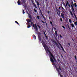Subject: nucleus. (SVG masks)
<instances>
[{
  "mask_svg": "<svg viewBox=\"0 0 77 77\" xmlns=\"http://www.w3.org/2000/svg\"><path fill=\"white\" fill-rule=\"evenodd\" d=\"M50 60L52 62V65H54L56 70L57 71L58 74H60V75H61V74L62 73L60 72L59 70L58 69V68L57 67V66H56L55 63H54V60H53V59L52 57H51L50 58Z\"/></svg>",
  "mask_w": 77,
  "mask_h": 77,
  "instance_id": "f257e3e1",
  "label": "nucleus"
},
{
  "mask_svg": "<svg viewBox=\"0 0 77 77\" xmlns=\"http://www.w3.org/2000/svg\"><path fill=\"white\" fill-rule=\"evenodd\" d=\"M45 50L46 51V53H47V54H48L49 52V55H50L53 58H53H54L55 57L53 55V54H52V53L50 52V51L48 49L47 50L46 49H45ZM47 51H48V52Z\"/></svg>",
  "mask_w": 77,
  "mask_h": 77,
  "instance_id": "f03ea898",
  "label": "nucleus"
},
{
  "mask_svg": "<svg viewBox=\"0 0 77 77\" xmlns=\"http://www.w3.org/2000/svg\"><path fill=\"white\" fill-rule=\"evenodd\" d=\"M42 41H41V42L42 45L43 46V47H44V48H45V50L46 48H47V49H48V47L47 46V45H46V44H45V42H44V41H43V40H42Z\"/></svg>",
  "mask_w": 77,
  "mask_h": 77,
  "instance_id": "7ed1b4c3",
  "label": "nucleus"
},
{
  "mask_svg": "<svg viewBox=\"0 0 77 77\" xmlns=\"http://www.w3.org/2000/svg\"><path fill=\"white\" fill-rule=\"evenodd\" d=\"M52 42L54 43V44H55V45H56L57 48H58V49H59V50H60V47L59 46V45H58V44L56 42V41L54 40H53V41H52Z\"/></svg>",
  "mask_w": 77,
  "mask_h": 77,
  "instance_id": "20e7f679",
  "label": "nucleus"
},
{
  "mask_svg": "<svg viewBox=\"0 0 77 77\" xmlns=\"http://www.w3.org/2000/svg\"><path fill=\"white\" fill-rule=\"evenodd\" d=\"M41 32H39V33L38 34V38L40 42L41 41Z\"/></svg>",
  "mask_w": 77,
  "mask_h": 77,
  "instance_id": "39448f33",
  "label": "nucleus"
},
{
  "mask_svg": "<svg viewBox=\"0 0 77 77\" xmlns=\"http://www.w3.org/2000/svg\"><path fill=\"white\" fill-rule=\"evenodd\" d=\"M56 12L57 13V15L59 16V17L60 16V11L59 10H58L57 8H56Z\"/></svg>",
  "mask_w": 77,
  "mask_h": 77,
  "instance_id": "423d86ee",
  "label": "nucleus"
},
{
  "mask_svg": "<svg viewBox=\"0 0 77 77\" xmlns=\"http://www.w3.org/2000/svg\"><path fill=\"white\" fill-rule=\"evenodd\" d=\"M32 27H34L35 30L36 31H38V27H37V25H36V24H35V25H34V24H33Z\"/></svg>",
  "mask_w": 77,
  "mask_h": 77,
  "instance_id": "0eeeda50",
  "label": "nucleus"
},
{
  "mask_svg": "<svg viewBox=\"0 0 77 77\" xmlns=\"http://www.w3.org/2000/svg\"><path fill=\"white\" fill-rule=\"evenodd\" d=\"M22 4H23V6L24 8L26 7V0H21Z\"/></svg>",
  "mask_w": 77,
  "mask_h": 77,
  "instance_id": "6e6552de",
  "label": "nucleus"
},
{
  "mask_svg": "<svg viewBox=\"0 0 77 77\" xmlns=\"http://www.w3.org/2000/svg\"><path fill=\"white\" fill-rule=\"evenodd\" d=\"M58 44L60 46V47H61L63 51H64V52H65V50H64V49L63 48V47L62 46L61 44H60V43L59 42H58Z\"/></svg>",
  "mask_w": 77,
  "mask_h": 77,
  "instance_id": "1a4fd4ad",
  "label": "nucleus"
},
{
  "mask_svg": "<svg viewBox=\"0 0 77 77\" xmlns=\"http://www.w3.org/2000/svg\"><path fill=\"white\" fill-rule=\"evenodd\" d=\"M62 12L63 13V12L61 13V16L62 18H64V17H65V15H64V14L63 13H65V12L64 11H63Z\"/></svg>",
  "mask_w": 77,
  "mask_h": 77,
  "instance_id": "9d476101",
  "label": "nucleus"
},
{
  "mask_svg": "<svg viewBox=\"0 0 77 77\" xmlns=\"http://www.w3.org/2000/svg\"><path fill=\"white\" fill-rule=\"evenodd\" d=\"M32 4L33 5L34 7V8H35L36 9H38V7H37L36 6V4H34V2L32 1Z\"/></svg>",
  "mask_w": 77,
  "mask_h": 77,
  "instance_id": "9b49d317",
  "label": "nucleus"
},
{
  "mask_svg": "<svg viewBox=\"0 0 77 77\" xmlns=\"http://www.w3.org/2000/svg\"><path fill=\"white\" fill-rule=\"evenodd\" d=\"M26 12L27 13V14L28 15V16L30 19H32V17H31V15H30V14H29L27 11H26Z\"/></svg>",
  "mask_w": 77,
  "mask_h": 77,
  "instance_id": "f8f14e48",
  "label": "nucleus"
},
{
  "mask_svg": "<svg viewBox=\"0 0 77 77\" xmlns=\"http://www.w3.org/2000/svg\"><path fill=\"white\" fill-rule=\"evenodd\" d=\"M26 21L28 22V23H30L32 22V20H31L29 19H27V20H26Z\"/></svg>",
  "mask_w": 77,
  "mask_h": 77,
  "instance_id": "ddd939ff",
  "label": "nucleus"
},
{
  "mask_svg": "<svg viewBox=\"0 0 77 77\" xmlns=\"http://www.w3.org/2000/svg\"><path fill=\"white\" fill-rule=\"evenodd\" d=\"M17 4L18 5H21V1L18 0L17 1Z\"/></svg>",
  "mask_w": 77,
  "mask_h": 77,
  "instance_id": "4468645a",
  "label": "nucleus"
},
{
  "mask_svg": "<svg viewBox=\"0 0 77 77\" xmlns=\"http://www.w3.org/2000/svg\"><path fill=\"white\" fill-rule=\"evenodd\" d=\"M55 35L56 37H57V36H58V34H57V31H56L55 32Z\"/></svg>",
  "mask_w": 77,
  "mask_h": 77,
  "instance_id": "2eb2a0df",
  "label": "nucleus"
},
{
  "mask_svg": "<svg viewBox=\"0 0 77 77\" xmlns=\"http://www.w3.org/2000/svg\"><path fill=\"white\" fill-rule=\"evenodd\" d=\"M69 5V2H68L67 1H66V6H68V5Z\"/></svg>",
  "mask_w": 77,
  "mask_h": 77,
  "instance_id": "dca6fc26",
  "label": "nucleus"
},
{
  "mask_svg": "<svg viewBox=\"0 0 77 77\" xmlns=\"http://www.w3.org/2000/svg\"><path fill=\"white\" fill-rule=\"evenodd\" d=\"M69 12L70 13V15L72 16H73V14H72V11L71 10H70Z\"/></svg>",
  "mask_w": 77,
  "mask_h": 77,
  "instance_id": "f3484780",
  "label": "nucleus"
},
{
  "mask_svg": "<svg viewBox=\"0 0 77 77\" xmlns=\"http://www.w3.org/2000/svg\"><path fill=\"white\" fill-rule=\"evenodd\" d=\"M33 37L34 39H36V36H35V35H33Z\"/></svg>",
  "mask_w": 77,
  "mask_h": 77,
  "instance_id": "a211bd4d",
  "label": "nucleus"
},
{
  "mask_svg": "<svg viewBox=\"0 0 77 77\" xmlns=\"http://www.w3.org/2000/svg\"><path fill=\"white\" fill-rule=\"evenodd\" d=\"M71 26L72 27V28H74V24L72 23L71 24Z\"/></svg>",
  "mask_w": 77,
  "mask_h": 77,
  "instance_id": "6ab92c4d",
  "label": "nucleus"
},
{
  "mask_svg": "<svg viewBox=\"0 0 77 77\" xmlns=\"http://www.w3.org/2000/svg\"><path fill=\"white\" fill-rule=\"evenodd\" d=\"M37 6H38V7H39V5H40V4H39V3L38 2H37Z\"/></svg>",
  "mask_w": 77,
  "mask_h": 77,
  "instance_id": "aec40b11",
  "label": "nucleus"
},
{
  "mask_svg": "<svg viewBox=\"0 0 77 77\" xmlns=\"http://www.w3.org/2000/svg\"><path fill=\"white\" fill-rule=\"evenodd\" d=\"M42 17L43 18L45 21H46V19L45 18V17H44V16H42Z\"/></svg>",
  "mask_w": 77,
  "mask_h": 77,
  "instance_id": "412c9836",
  "label": "nucleus"
},
{
  "mask_svg": "<svg viewBox=\"0 0 77 77\" xmlns=\"http://www.w3.org/2000/svg\"><path fill=\"white\" fill-rule=\"evenodd\" d=\"M69 21L70 23H72V21H71V19H69Z\"/></svg>",
  "mask_w": 77,
  "mask_h": 77,
  "instance_id": "4be33fe9",
  "label": "nucleus"
},
{
  "mask_svg": "<svg viewBox=\"0 0 77 77\" xmlns=\"http://www.w3.org/2000/svg\"><path fill=\"white\" fill-rule=\"evenodd\" d=\"M30 27H31V26H30V25H29L27 26V28H30Z\"/></svg>",
  "mask_w": 77,
  "mask_h": 77,
  "instance_id": "5701e85b",
  "label": "nucleus"
},
{
  "mask_svg": "<svg viewBox=\"0 0 77 77\" xmlns=\"http://www.w3.org/2000/svg\"><path fill=\"white\" fill-rule=\"evenodd\" d=\"M72 12H73V13H74L75 12V11H74V9L73 8V9H72Z\"/></svg>",
  "mask_w": 77,
  "mask_h": 77,
  "instance_id": "b1692460",
  "label": "nucleus"
},
{
  "mask_svg": "<svg viewBox=\"0 0 77 77\" xmlns=\"http://www.w3.org/2000/svg\"><path fill=\"white\" fill-rule=\"evenodd\" d=\"M74 24L75 26H77V22L76 21L74 23Z\"/></svg>",
  "mask_w": 77,
  "mask_h": 77,
  "instance_id": "393cba45",
  "label": "nucleus"
},
{
  "mask_svg": "<svg viewBox=\"0 0 77 77\" xmlns=\"http://www.w3.org/2000/svg\"><path fill=\"white\" fill-rule=\"evenodd\" d=\"M74 6H75V8H76L77 7V4H76V3H74Z\"/></svg>",
  "mask_w": 77,
  "mask_h": 77,
  "instance_id": "a878e982",
  "label": "nucleus"
},
{
  "mask_svg": "<svg viewBox=\"0 0 77 77\" xmlns=\"http://www.w3.org/2000/svg\"><path fill=\"white\" fill-rule=\"evenodd\" d=\"M22 11L23 14H25V12H24V9H22Z\"/></svg>",
  "mask_w": 77,
  "mask_h": 77,
  "instance_id": "bb28decb",
  "label": "nucleus"
},
{
  "mask_svg": "<svg viewBox=\"0 0 77 77\" xmlns=\"http://www.w3.org/2000/svg\"><path fill=\"white\" fill-rule=\"evenodd\" d=\"M53 59H54V60L55 62H56V59L55 58V57H54V58H53Z\"/></svg>",
  "mask_w": 77,
  "mask_h": 77,
  "instance_id": "cd10ccee",
  "label": "nucleus"
},
{
  "mask_svg": "<svg viewBox=\"0 0 77 77\" xmlns=\"http://www.w3.org/2000/svg\"><path fill=\"white\" fill-rule=\"evenodd\" d=\"M74 57H75V60H77V56H76V55H75Z\"/></svg>",
  "mask_w": 77,
  "mask_h": 77,
  "instance_id": "c85d7f7f",
  "label": "nucleus"
},
{
  "mask_svg": "<svg viewBox=\"0 0 77 77\" xmlns=\"http://www.w3.org/2000/svg\"><path fill=\"white\" fill-rule=\"evenodd\" d=\"M73 14L74 15V16L75 17V18L77 17H76V15H75V13H73Z\"/></svg>",
  "mask_w": 77,
  "mask_h": 77,
  "instance_id": "c756f323",
  "label": "nucleus"
},
{
  "mask_svg": "<svg viewBox=\"0 0 77 77\" xmlns=\"http://www.w3.org/2000/svg\"><path fill=\"white\" fill-rule=\"evenodd\" d=\"M15 22L16 23H17V24H18V25H19V26H20V24H19V23H18L17 22V21H15Z\"/></svg>",
  "mask_w": 77,
  "mask_h": 77,
  "instance_id": "7c9ffc66",
  "label": "nucleus"
},
{
  "mask_svg": "<svg viewBox=\"0 0 77 77\" xmlns=\"http://www.w3.org/2000/svg\"><path fill=\"white\" fill-rule=\"evenodd\" d=\"M34 11L35 12H37V10H36L35 8L34 9Z\"/></svg>",
  "mask_w": 77,
  "mask_h": 77,
  "instance_id": "2f4dec72",
  "label": "nucleus"
},
{
  "mask_svg": "<svg viewBox=\"0 0 77 77\" xmlns=\"http://www.w3.org/2000/svg\"><path fill=\"white\" fill-rule=\"evenodd\" d=\"M60 38H61V39H62V35H61L60 34Z\"/></svg>",
  "mask_w": 77,
  "mask_h": 77,
  "instance_id": "473e14b6",
  "label": "nucleus"
},
{
  "mask_svg": "<svg viewBox=\"0 0 77 77\" xmlns=\"http://www.w3.org/2000/svg\"><path fill=\"white\" fill-rule=\"evenodd\" d=\"M37 18L38 20H40V18H39V16H37Z\"/></svg>",
  "mask_w": 77,
  "mask_h": 77,
  "instance_id": "72a5a7b5",
  "label": "nucleus"
},
{
  "mask_svg": "<svg viewBox=\"0 0 77 77\" xmlns=\"http://www.w3.org/2000/svg\"><path fill=\"white\" fill-rule=\"evenodd\" d=\"M62 27L64 29H66V28H65V26L63 25L62 26Z\"/></svg>",
  "mask_w": 77,
  "mask_h": 77,
  "instance_id": "f704fd0d",
  "label": "nucleus"
},
{
  "mask_svg": "<svg viewBox=\"0 0 77 77\" xmlns=\"http://www.w3.org/2000/svg\"><path fill=\"white\" fill-rule=\"evenodd\" d=\"M33 22H31V26H32V24L33 25Z\"/></svg>",
  "mask_w": 77,
  "mask_h": 77,
  "instance_id": "c9c22d12",
  "label": "nucleus"
},
{
  "mask_svg": "<svg viewBox=\"0 0 77 77\" xmlns=\"http://www.w3.org/2000/svg\"><path fill=\"white\" fill-rule=\"evenodd\" d=\"M59 68L58 69H60V70H61V69L60 68V66H59Z\"/></svg>",
  "mask_w": 77,
  "mask_h": 77,
  "instance_id": "e433bc0d",
  "label": "nucleus"
},
{
  "mask_svg": "<svg viewBox=\"0 0 77 77\" xmlns=\"http://www.w3.org/2000/svg\"><path fill=\"white\" fill-rule=\"evenodd\" d=\"M41 21H42V23H43L44 24H45V22L43 21H42V20H41Z\"/></svg>",
  "mask_w": 77,
  "mask_h": 77,
  "instance_id": "4c0bfd02",
  "label": "nucleus"
},
{
  "mask_svg": "<svg viewBox=\"0 0 77 77\" xmlns=\"http://www.w3.org/2000/svg\"><path fill=\"white\" fill-rule=\"evenodd\" d=\"M45 38H46L47 39H48V37L47 35L45 36Z\"/></svg>",
  "mask_w": 77,
  "mask_h": 77,
  "instance_id": "58836bf2",
  "label": "nucleus"
},
{
  "mask_svg": "<svg viewBox=\"0 0 77 77\" xmlns=\"http://www.w3.org/2000/svg\"><path fill=\"white\" fill-rule=\"evenodd\" d=\"M71 6L72 7V9H74V7H73V6H72V5H71Z\"/></svg>",
  "mask_w": 77,
  "mask_h": 77,
  "instance_id": "ea45409f",
  "label": "nucleus"
},
{
  "mask_svg": "<svg viewBox=\"0 0 77 77\" xmlns=\"http://www.w3.org/2000/svg\"><path fill=\"white\" fill-rule=\"evenodd\" d=\"M60 20L62 22V21H63V20H62V19L60 18Z\"/></svg>",
  "mask_w": 77,
  "mask_h": 77,
  "instance_id": "a19ab883",
  "label": "nucleus"
},
{
  "mask_svg": "<svg viewBox=\"0 0 77 77\" xmlns=\"http://www.w3.org/2000/svg\"><path fill=\"white\" fill-rule=\"evenodd\" d=\"M37 26H38V28H39V29H41V28H40V26H39V25H37Z\"/></svg>",
  "mask_w": 77,
  "mask_h": 77,
  "instance_id": "79ce46f5",
  "label": "nucleus"
},
{
  "mask_svg": "<svg viewBox=\"0 0 77 77\" xmlns=\"http://www.w3.org/2000/svg\"><path fill=\"white\" fill-rule=\"evenodd\" d=\"M57 60L58 61V62H59L60 61V60H59V58H58V59H57Z\"/></svg>",
  "mask_w": 77,
  "mask_h": 77,
  "instance_id": "37998d69",
  "label": "nucleus"
},
{
  "mask_svg": "<svg viewBox=\"0 0 77 77\" xmlns=\"http://www.w3.org/2000/svg\"><path fill=\"white\" fill-rule=\"evenodd\" d=\"M40 14H41L42 15V16H44V15H43V14H42V12H41L40 13Z\"/></svg>",
  "mask_w": 77,
  "mask_h": 77,
  "instance_id": "c03bdc74",
  "label": "nucleus"
},
{
  "mask_svg": "<svg viewBox=\"0 0 77 77\" xmlns=\"http://www.w3.org/2000/svg\"><path fill=\"white\" fill-rule=\"evenodd\" d=\"M68 28H69V29L70 30V29H70V28L69 27V25H68Z\"/></svg>",
  "mask_w": 77,
  "mask_h": 77,
  "instance_id": "a18cd8bd",
  "label": "nucleus"
},
{
  "mask_svg": "<svg viewBox=\"0 0 77 77\" xmlns=\"http://www.w3.org/2000/svg\"><path fill=\"white\" fill-rule=\"evenodd\" d=\"M50 23L51 24H53V23L51 21L50 22Z\"/></svg>",
  "mask_w": 77,
  "mask_h": 77,
  "instance_id": "49530a36",
  "label": "nucleus"
},
{
  "mask_svg": "<svg viewBox=\"0 0 77 77\" xmlns=\"http://www.w3.org/2000/svg\"><path fill=\"white\" fill-rule=\"evenodd\" d=\"M44 32V35H45V36H46V34H45V32Z\"/></svg>",
  "mask_w": 77,
  "mask_h": 77,
  "instance_id": "de8ad7c7",
  "label": "nucleus"
},
{
  "mask_svg": "<svg viewBox=\"0 0 77 77\" xmlns=\"http://www.w3.org/2000/svg\"><path fill=\"white\" fill-rule=\"evenodd\" d=\"M68 45H69V46H70V43H68Z\"/></svg>",
  "mask_w": 77,
  "mask_h": 77,
  "instance_id": "09e8293b",
  "label": "nucleus"
},
{
  "mask_svg": "<svg viewBox=\"0 0 77 77\" xmlns=\"http://www.w3.org/2000/svg\"><path fill=\"white\" fill-rule=\"evenodd\" d=\"M48 14H50V11H48Z\"/></svg>",
  "mask_w": 77,
  "mask_h": 77,
  "instance_id": "8fccbe9b",
  "label": "nucleus"
},
{
  "mask_svg": "<svg viewBox=\"0 0 77 77\" xmlns=\"http://www.w3.org/2000/svg\"><path fill=\"white\" fill-rule=\"evenodd\" d=\"M68 5L69 7V8H70V7H71V5H70L69 4Z\"/></svg>",
  "mask_w": 77,
  "mask_h": 77,
  "instance_id": "3c124183",
  "label": "nucleus"
},
{
  "mask_svg": "<svg viewBox=\"0 0 77 77\" xmlns=\"http://www.w3.org/2000/svg\"><path fill=\"white\" fill-rule=\"evenodd\" d=\"M38 9H39V11H41V9H40V8H39V7H38Z\"/></svg>",
  "mask_w": 77,
  "mask_h": 77,
  "instance_id": "603ef678",
  "label": "nucleus"
},
{
  "mask_svg": "<svg viewBox=\"0 0 77 77\" xmlns=\"http://www.w3.org/2000/svg\"><path fill=\"white\" fill-rule=\"evenodd\" d=\"M38 9H39V11H41V9H40V8H39V7H38Z\"/></svg>",
  "mask_w": 77,
  "mask_h": 77,
  "instance_id": "864d4df0",
  "label": "nucleus"
},
{
  "mask_svg": "<svg viewBox=\"0 0 77 77\" xmlns=\"http://www.w3.org/2000/svg\"><path fill=\"white\" fill-rule=\"evenodd\" d=\"M62 9H63V10H64V8H63V7H62Z\"/></svg>",
  "mask_w": 77,
  "mask_h": 77,
  "instance_id": "5fc2aeb1",
  "label": "nucleus"
},
{
  "mask_svg": "<svg viewBox=\"0 0 77 77\" xmlns=\"http://www.w3.org/2000/svg\"><path fill=\"white\" fill-rule=\"evenodd\" d=\"M26 24H27V25H29V24L28 23H26Z\"/></svg>",
  "mask_w": 77,
  "mask_h": 77,
  "instance_id": "6e6d98bb",
  "label": "nucleus"
},
{
  "mask_svg": "<svg viewBox=\"0 0 77 77\" xmlns=\"http://www.w3.org/2000/svg\"><path fill=\"white\" fill-rule=\"evenodd\" d=\"M60 77H63V76L61 75H60Z\"/></svg>",
  "mask_w": 77,
  "mask_h": 77,
  "instance_id": "4d7b16f0",
  "label": "nucleus"
},
{
  "mask_svg": "<svg viewBox=\"0 0 77 77\" xmlns=\"http://www.w3.org/2000/svg\"><path fill=\"white\" fill-rule=\"evenodd\" d=\"M48 18L49 19H50L51 18H50V16H49L48 17Z\"/></svg>",
  "mask_w": 77,
  "mask_h": 77,
  "instance_id": "13d9d810",
  "label": "nucleus"
},
{
  "mask_svg": "<svg viewBox=\"0 0 77 77\" xmlns=\"http://www.w3.org/2000/svg\"><path fill=\"white\" fill-rule=\"evenodd\" d=\"M45 21V23H46V24H47V22H46V21Z\"/></svg>",
  "mask_w": 77,
  "mask_h": 77,
  "instance_id": "bf43d9fd",
  "label": "nucleus"
},
{
  "mask_svg": "<svg viewBox=\"0 0 77 77\" xmlns=\"http://www.w3.org/2000/svg\"><path fill=\"white\" fill-rule=\"evenodd\" d=\"M59 9H60V7H59Z\"/></svg>",
  "mask_w": 77,
  "mask_h": 77,
  "instance_id": "052dcab7",
  "label": "nucleus"
},
{
  "mask_svg": "<svg viewBox=\"0 0 77 77\" xmlns=\"http://www.w3.org/2000/svg\"><path fill=\"white\" fill-rule=\"evenodd\" d=\"M72 41H74V39L73 38H72Z\"/></svg>",
  "mask_w": 77,
  "mask_h": 77,
  "instance_id": "680f3d73",
  "label": "nucleus"
},
{
  "mask_svg": "<svg viewBox=\"0 0 77 77\" xmlns=\"http://www.w3.org/2000/svg\"><path fill=\"white\" fill-rule=\"evenodd\" d=\"M40 12H42V11H41V10H40Z\"/></svg>",
  "mask_w": 77,
  "mask_h": 77,
  "instance_id": "e2e57ef3",
  "label": "nucleus"
},
{
  "mask_svg": "<svg viewBox=\"0 0 77 77\" xmlns=\"http://www.w3.org/2000/svg\"><path fill=\"white\" fill-rule=\"evenodd\" d=\"M72 5H74V4L73 3H72Z\"/></svg>",
  "mask_w": 77,
  "mask_h": 77,
  "instance_id": "0e129e2a",
  "label": "nucleus"
},
{
  "mask_svg": "<svg viewBox=\"0 0 77 77\" xmlns=\"http://www.w3.org/2000/svg\"><path fill=\"white\" fill-rule=\"evenodd\" d=\"M46 25L47 26H48V25L47 24V23L46 24Z\"/></svg>",
  "mask_w": 77,
  "mask_h": 77,
  "instance_id": "69168bd1",
  "label": "nucleus"
},
{
  "mask_svg": "<svg viewBox=\"0 0 77 77\" xmlns=\"http://www.w3.org/2000/svg\"><path fill=\"white\" fill-rule=\"evenodd\" d=\"M61 57H63V56H62V55H61Z\"/></svg>",
  "mask_w": 77,
  "mask_h": 77,
  "instance_id": "338daca9",
  "label": "nucleus"
},
{
  "mask_svg": "<svg viewBox=\"0 0 77 77\" xmlns=\"http://www.w3.org/2000/svg\"><path fill=\"white\" fill-rule=\"evenodd\" d=\"M62 2H63V0H62Z\"/></svg>",
  "mask_w": 77,
  "mask_h": 77,
  "instance_id": "774afa93",
  "label": "nucleus"
}]
</instances>
